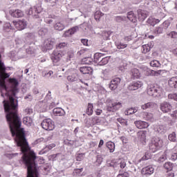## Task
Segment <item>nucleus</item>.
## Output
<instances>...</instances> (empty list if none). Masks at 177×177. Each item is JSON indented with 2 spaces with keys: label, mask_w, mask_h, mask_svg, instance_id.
<instances>
[{
  "label": "nucleus",
  "mask_w": 177,
  "mask_h": 177,
  "mask_svg": "<svg viewBox=\"0 0 177 177\" xmlns=\"http://www.w3.org/2000/svg\"><path fill=\"white\" fill-rule=\"evenodd\" d=\"M171 160L173 161H176L177 160V145H176L171 150Z\"/></svg>",
  "instance_id": "nucleus-33"
},
{
  "label": "nucleus",
  "mask_w": 177,
  "mask_h": 177,
  "mask_svg": "<svg viewBox=\"0 0 177 177\" xmlns=\"http://www.w3.org/2000/svg\"><path fill=\"white\" fill-rule=\"evenodd\" d=\"M103 16V14L100 11H96L94 14V18L97 21H99L100 20V17Z\"/></svg>",
  "instance_id": "nucleus-45"
},
{
  "label": "nucleus",
  "mask_w": 177,
  "mask_h": 177,
  "mask_svg": "<svg viewBox=\"0 0 177 177\" xmlns=\"http://www.w3.org/2000/svg\"><path fill=\"white\" fill-rule=\"evenodd\" d=\"M131 77L133 80H138V78H140V72L138 68L131 69Z\"/></svg>",
  "instance_id": "nucleus-25"
},
{
  "label": "nucleus",
  "mask_w": 177,
  "mask_h": 177,
  "mask_svg": "<svg viewBox=\"0 0 177 177\" xmlns=\"http://www.w3.org/2000/svg\"><path fill=\"white\" fill-rule=\"evenodd\" d=\"M168 36L170 37V38H176L177 37V32H171L170 33L167 34Z\"/></svg>",
  "instance_id": "nucleus-61"
},
{
  "label": "nucleus",
  "mask_w": 177,
  "mask_h": 177,
  "mask_svg": "<svg viewBox=\"0 0 177 177\" xmlns=\"http://www.w3.org/2000/svg\"><path fill=\"white\" fill-rule=\"evenodd\" d=\"M141 117L143 118V120H145V121H149L150 122H154V121H156L154 116L151 113L142 112Z\"/></svg>",
  "instance_id": "nucleus-13"
},
{
  "label": "nucleus",
  "mask_w": 177,
  "mask_h": 177,
  "mask_svg": "<svg viewBox=\"0 0 177 177\" xmlns=\"http://www.w3.org/2000/svg\"><path fill=\"white\" fill-rule=\"evenodd\" d=\"M143 86V82L140 81H136L130 83L128 86V89L129 91H138L139 88H142Z\"/></svg>",
  "instance_id": "nucleus-9"
},
{
  "label": "nucleus",
  "mask_w": 177,
  "mask_h": 177,
  "mask_svg": "<svg viewBox=\"0 0 177 177\" xmlns=\"http://www.w3.org/2000/svg\"><path fill=\"white\" fill-rule=\"evenodd\" d=\"M163 28L162 26H160L155 28L154 30V34H156V35H158L160 34H162Z\"/></svg>",
  "instance_id": "nucleus-48"
},
{
  "label": "nucleus",
  "mask_w": 177,
  "mask_h": 177,
  "mask_svg": "<svg viewBox=\"0 0 177 177\" xmlns=\"http://www.w3.org/2000/svg\"><path fill=\"white\" fill-rule=\"evenodd\" d=\"M77 30H78V26H75V27L69 29V30L72 33V35H73V34H75V32H77Z\"/></svg>",
  "instance_id": "nucleus-62"
},
{
  "label": "nucleus",
  "mask_w": 177,
  "mask_h": 177,
  "mask_svg": "<svg viewBox=\"0 0 177 177\" xmlns=\"http://www.w3.org/2000/svg\"><path fill=\"white\" fill-rule=\"evenodd\" d=\"M3 30L6 32H9L12 30V25L10 23H6L3 26Z\"/></svg>",
  "instance_id": "nucleus-47"
},
{
  "label": "nucleus",
  "mask_w": 177,
  "mask_h": 177,
  "mask_svg": "<svg viewBox=\"0 0 177 177\" xmlns=\"http://www.w3.org/2000/svg\"><path fill=\"white\" fill-rule=\"evenodd\" d=\"M85 158V153H78L76 156L77 161H82Z\"/></svg>",
  "instance_id": "nucleus-53"
},
{
  "label": "nucleus",
  "mask_w": 177,
  "mask_h": 177,
  "mask_svg": "<svg viewBox=\"0 0 177 177\" xmlns=\"http://www.w3.org/2000/svg\"><path fill=\"white\" fill-rule=\"evenodd\" d=\"M23 122L27 127H31L32 125V119L30 117L26 116L24 118Z\"/></svg>",
  "instance_id": "nucleus-32"
},
{
  "label": "nucleus",
  "mask_w": 177,
  "mask_h": 177,
  "mask_svg": "<svg viewBox=\"0 0 177 177\" xmlns=\"http://www.w3.org/2000/svg\"><path fill=\"white\" fill-rule=\"evenodd\" d=\"M168 85L173 89H177V76L169 78L168 80Z\"/></svg>",
  "instance_id": "nucleus-17"
},
{
  "label": "nucleus",
  "mask_w": 177,
  "mask_h": 177,
  "mask_svg": "<svg viewBox=\"0 0 177 177\" xmlns=\"http://www.w3.org/2000/svg\"><path fill=\"white\" fill-rule=\"evenodd\" d=\"M146 133H147L146 131H140L138 132L137 136L142 143H146Z\"/></svg>",
  "instance_id": "nucleus-22"
},
{
  "label": "nucleus",
  "mask_w": 177,
  "mask_h": 177,
  "mask_svg": "<svg viewBox=\"0 0 177 177\" xmlns=\"http://www.w3.org/2000/svg\"><path fill=\"white\" fill-rule=\"evenodd\" d=\"M54 28L57 31H63L66 28V26L62 22H56L54 25Z\"/></svg>",
  "instance_id": "nucleus-29"
},
{
  "label": "nucleus",
  "mask_w": 177,
  "mask_h": 177,
  "mask_svg": "<svg viewBox=\"0 0 177 177\" xmlns=\"http://www.w3.org/2000/svg\"><path fill=\"white\" fill-rule=\"evenodd\" d=\"M149 158H150V155H149V153H146L145 155L138 160V162H142V161L149 160Z\"/></svg>",
  "instance_id": "nucleus-55"
},
{
  "label": "nucleus",
  "mask_w": 177,
  "mask_h": 177,
  "mask_svg": "<svg viewBox=\"0 0 177 177\" xmlns=\"http://www.w3.org/2000/svg\"><path fill=\"white\" fill-rule=\"evenodd\" d=\"M161 26L162 27H163V28H165V30H167V28H168L169 26H171V22H169V21H165Z\"/></svg>",
  "instance_id": "nucleus-56"
},
{
  "label": "nucleus",
  "mask_w": 177,
  "mask_h": 177,
  "mask_svg": "<svg viewBox=\"0 0 177 177\" xmlns=\"http://www.w3.org/2000/svg\"><path fill=\"white\" fill-rule=\"evenodd\" d=\"M160 109L162 113H169L172 110V104L167 102H163L160 104Z\"/></svg>",
  "instance_id": "nucleus-10"
},
{
  "label": "nucleus",
  "mask_w": 177,
  "mask_h": 177,
  "mask_svg": "<svg viewBox=\"0 0 177 177\" xmlns=\"http://www.w3.org/2000/svg\"><path fill=\"white\" fill-rule=\"evenodd\" d=\"M86 113L88 115H92V114H93V104L90 103L88 104Z\"/></svg>",
  "instance_id": "nucleus-40"
},
{
  "label": "nucleus",
  "mask_w": 177,
  "mask_h": 177,
  "mask_svg": "<svg viewBox=\"0 0 177 177\" xmlns=\"http://www.w3.org/2000/svg\"><path fill=\"white\" fill-rule=\"evenodd\" d=\"M149 64L151 67H161V64L160 63V61L156 59L151 61Z\"/></svg>",
  "instance_id": "nucleus-38"
},
{
  "label": "nucleus",
  "mask_w": 177,
  "mask_h": 177,
  "mask_svg": "<svg viewBox=\"0 0 177 177\" xmlns=\"http://www.w3.org/2000/svg\"><path fill=\"white\" fill-rule=\"evenodd\" d=\"M67 80L70 82H75V81H78V74L73 73V74L69 75L67 77Z\"/></svg>",
  "instance_id": "nucleus-31"
},
{
  "label": "nucleus",
  "mask_w": 177,
  "mask_h": 177,
  "mask_svg": "<svg viewBox=\"0 0 177 177\" xmlns=\"http://www.w3.org/2000/svg\"><path fill=\"white\" fill-rule=\"evenodd\" d=\"M15 141L17 143V146L20 147L21 154H24L22 156V161L27 167V177H38V167L35 164L37 156L30 149L28 142L26 140L25 133H22L21 136L15 137Z\"/></svg>",
  "instance_id": "nucleus-1"
},
{
  "label": "nucleus",
  "mask_w": 177,
  "mask_h": 177,
  "mask_svg": "<svg viewBox=\"0 0 177 177\" xmlns=\"http://www.w3.org/2000/svg\"><path fill=\"white\" fill-rule=\"evenodd\" d=\"M47 34H48V28H41V29H39V35H40V37H45V35Z\"/></svg>",
  "instance_id": "nucleus-42"
},
{
  "label": "nucleus",
  "mask_w": 177,
  "mask_h": 177,
  "mask_svg": "<svg viewBox=\"0 0 177 177\" xmlns=\"http://www.w3.org/2000/svg\"><path fill=\"white\" fill-rule=\"evenodd\" d=\"M64 56V52L55 50L51 55V59L54 63H57Z\"/></svg>",
  "instance_id": "nucleus-8"
},
{
  "label": "nucleus",
  "mask_w": 177,
  "mask_h": 177,
  "mask_svg": "<svg viewBox=\"0 0 177 177\" xmlns=\"http://www.w3.org/2000/svg\"><path fill=\"white\" fill-rule=\"evenodd\" d=\"M157 150H160V149L151 141L149 144V151L151 153H156Z\"/></svg>",
  "instance_id": "nucleus-34"
},
{
  "label": "nucleus",
  "mask_w": 177,
  "mask_h": 177,
  "mask_svg": "<svg viewBox=\"0 0 177 177\" xmlns=\"http://www.w3.org/2000/svg\"><path fill=\"white\" fill-rule=\"evenodd\" d=\"M80 71L82 74H92L93 73V69L91 68V66H82L80 68Z\"/></svg>",
  "instance_id": "nucleus-24"
},
{
  "label": "nucleus",
  "mask_w": 177,
  "mask_h": 177,
  "mask_svg": "<svg viewBox=\"0 0 177 177\" xmlns=\"http://www.w3.org/2000/svg\"><path fill=\"white\" fill-rule=\"evenodd\" d=\"M168 138L170 142H176V133L175 132L170 133Z\"/></svg>",
  "instance_id": "nucleus-46"
},
{
  "label": "nucleus",
  "mask_w": 177,
  "mask_h": 177,
  "mask_svg": "<svg viewBox=\"0 0 177 177\" xmlns=\"http://www.w3.org/2000/svg\"><path fill=\"white\" fill-rule=\"evenodd\" d=\"M53 113L54 115L57 117H62L63 115H66V111H64V109L60 107L55 108L53 110Z\"/></svg>",
  "instance_id": "nucleus-19"
},
{
  "label": "nucleus",
  "mask_w": 177,
  "mask_h": 177,
  "mask_svg": "<svg viewBox=\"0 0 177 177\" xmlns=\"http://www.w3.org/2000/svg\"><path fill=\"white\" fill-rule=\"evenodd\" d=\"M147 94L153 97H161L162 96V88L151 84L148 87Z\"/></svg>",
  "instance_id": "nucleus-2"
},
{
  "label": "nucleus",
  "mask_w": 177,
  "mask_h": 177,
  "mask_svg": "<svg viewBox=\"0 0 177 177\" xmlns=\"http://www.w3.org/2000/svg\"><path fill=\"white\" fill-rule=\"evenodd\" d=\"M101 78H102V80H105V81H107V80H110V78H111V72H110L109 69L102 71Z\"/></svg>",
  "instance_id": "nucleus-21"
},
{
  "label": "nucleus",
  "mask_w": 177,
  "mask_h": 177,
  "mask_svg": "<svg viewBox=\"0 0 177 177\" xmlns=\"http://www.w3.org/2000/svg\"><path fill=\"white\" fill-rule=\"evenodd\" d=\"M147 24H150V26H156V18L149 17L147 19Z\"/></svg>",
  "instance_id": "nucleus-50"
},
{
  "label": "nucleus",
  "mask_w": 177,
  "mask_h": 177,
  "mask_svg": "<svg viewBox=\"0 0 177 177\" xmlns=\"http://www.w3.org/2000/svg\"><path fill=\"white\" fill-rule=\"evenodd\" d=\"M55 45V40L52 39H47L44 41L43 46L45 48L46 50H50L53 49V46Z\"/></svg>",
  "instance_id": "nucleus-12"
},
{
  "label": "nucleus",
  "mask_w": 177,
  "mask_h": 177,
  "mask_svg": "<svg viewBox=\"0 0 177 177\" xmlns=\"http://www.w3.org/2000/svg\"><path fill=\"white\" fill-rule=\"evenodd\" d=\"M115 162L118 163V165H119L120 168L123 169L125 167H127V162L124 160H118V161H115Z\"/></svg>",
  "instance_id": "nucleus-41"
},
{
  "label": "nucleus",
  "mask_w": 177,
  "mask_h": 177,
  "mask_svg": "<svg viewBox=\"0 0 177 177\" xmlns=\"http://www.w3.org/2000/svg\"><path fill=\"white\" fill-rule=\"evenodd\" d=\"M15 27L19 30V31H21V30H24L27 27V21L26 19H20L18 21H12Z\"/></svg>",
  "instance_id": "nucleus-6"
},
{
  "label": "nucleus",
  "mask_w": 177,
  "mask_h": 177,
  "mask_svg": "<svg viewBox=\"0 0 177 177\" xmlns=\"http://www.w3.org/2000/svg\"><path fill=\"white\" fill-rule=\"evenodd\" d=\"M10 15L12 17L19 18V17H23V16H24V12L23 11H21V10H19V9L10 10Z\"/></svg>",
  "instance_id": "nucleus-16"
},
{
  "label": "nucleus",
  "mask_w": 177,
  "mask_h": 177,
  "mask_svg": "<svg viewBox=\"0 0 177 177\" xmlns=\"http://www.w3.org/2000/svg\"><path fill=\"white\" fill-rule=\"evenodd\" d=\"M171 156V151L167 149L163 154L161 155V156H160V158L158 159V162H164V161H165V160H167V158H169Z\"/></svg>",
  "instance_id": "nucleus-18"
},
{
  "label": "nucleus",
  "mask_w": 177,
  "mask_h": 177,
  "mask_svg": "<svg viewBox=\"0 0 177 177\" xmlns=\"http://www.w3.org/2000/svg\"><path fill=\"white\" fill-rule=\"evenodd\" d=\"M127 19H129V20L131 21V23H136V21H138L135 14L132 11H130L127 13Z\"/></svg>",
  "instance_id": "nucleus-28"
},
{
  "label": "nucleus",
  "mask_w": 177,
  "mask_h": 177,
  "mask_svg": "<svg viewBox=\"0 0 177 177\" xmlns=\"http://www.w3.org/2000/svg\"><path fill=\"white\" fill-rule=\"evenodd\" d=\"M171 117H172L174 120H177V111H173L172 113L171 114Z\"/></svg>",
  "instance_id": "nucleus-64"
},
{
  "label": "nucleus",
  "mask_w": 177,
  "mask_h": 177,
  "mask_svg": "<svg viewBox=\"0 0 177 177\" xmlns=\"http://www.w3.org/2000/svg\"><path fill=\"white\" fill-rule=\"evenodd\" d=\"M42 12V8L40 6H35L33 8H30L28 11H27V15L29 16H32L35 19H38V14Z\"/></svg>",
  "instance_id": "nucleus-5"
},
{
  "label": "nucleus",
  "mask_w": 177,
  "mask_h": 177,
  "mask_svg": "<svg viewBox=\"0 0 177 177\" xmlns=\"http://www.w3.org/2000/svg\"><path fill=\"white\" fill-rule=\"evenodd\" d=\"M41 125L45 131H53L55 129V122L50 118L44 119Z\"/></svg>",
  "instance_id": "nucleus-4"
},
{
  "label": "nucleus",
  "mask_w": 177,
  "mask_h": 177,
  "mask_svg": "<svg viewBox=\"0 0 177 177\" xmlns=\"http://www.w3.org/2000/svg\"><path fill=\"white\" fill-rule=\"evenodd\" d=\"M138 20L140 21H145V20L147 19V16H149V12L146 10H138Z\"/></svg>",
  "instance_id": "nucleus-15"
},
{
  "label": "nucleus",
  "mask_w": 177,
  "mask_h": 177,
  "mask_svg": "<svg viewBox=\"0 0 177 177\" xmlns=\"http://www.w3.org/2000/svg\"><path fill=\"white\" fill-rule=\"evenodd\" d=\"M151 47L149 44H145L142 46V53H148L149 50H151Z\"/></svg>",
  "instance_id": "nucleus-43"
},
{
  "label": "nucleus",
  "mask_w": 177,
  "mask_h": 177,
  "mask_svg": "<svg viewBox=\"0 0 177 177\" xmlns=\"http://www.w3.org/2000/svg\"><path fill=\"white\" fill-rule=\"evenodd\" d=\"M115 45L118 49H125V48L128 46V44H125L120 41H115Z\"/></svg>",
  "instance_id": "nucleus-36"
},
{
  "label": "nucleus",
  "mask_w": 177,
  "mask_h": 177,
  "mask_svg": "<svg viewBox=\"0 0 177 177\" xmlns=\"http://www.w3.org/2000/svg\"><path fill=\"white\" fill-rule=\"evenodd\" d=\"M164 168L167 171H172V169L174 168V164H172L171 162H165L164 164Z\"/></svg>",
  "instance_id": "nucleus-39"
},
{
  "label": "nucleus",
  "mask_w": 177,
  "mask_h": 177,
  "mask_svg": "<svg viewBox=\"0 0 177 177\" xmlns=\"http://www.w3.org/2000/svg\"><path fill=\"white\" fill-rule=\"evenodd\" d=\"M138 110L139 108L138 106L129 108L124 111V114L125 115H131V114H135V113H137Z\"/></svg>",
  "instance_id": "nucleus-27"
},
{
  "label": "nucleus",
  "mask_w": 177,
  "mask_h": 177,
  "mask_svg": "<svg viewBox=\"0 0 177 177\" xmlns=\"http://www.w3.org/2000/svg\"><path fill=\"white\" fill-rule=\"evenodd\" d=\"M162 120L165 122H167V124H171L172 122V120H171V118L168 116H164L162 118Z\"/></svg>",
  "instance_id": "nucleus-57"
},
{
  "label": "nucleus",
  "mask_w": 177,
  "mask_h": 177,
  "mask_svg": "<svg viewBox=\"0 0 177 177\" xmlns=\"http://www.w3.org/2000/svg\"><path fill=\"white\" fill-rule=\"evenodd\" d=\"M26 53H28V55H34L35 50L32 47H29L26 48Z\"/></svg>",
  "instance_id": "nucleus-54"
},
{
  "label": "nucleus",
  "mask_w": 177,
  "mask_h": 177,
  "mask_svg": "<svg viewBox=\"0 0 177 177\" xmlns=\"http://www.w3.org/2000/svg\"><path fill=\"white\" fill-rule=\"evenodd\" d=\"M134 124L138 129H146V128L150 127L149 122L142 120H136L134 122Z\"/></svg>",
  "instance_id": "nucleus-11"
},
{
  "label": "nucleus",
  "mask_w": 177,
  "mask_h": 177,
  "mask_svg": "<svg viewBox=\"0 0 177 177\" xmlns=\"http://www.w3.org/2000/svg\"><path fill=\"white\" fill-rule=\"evenodd\" d=\"M117 177H129V174L127 172L119 174Z\"/></svg>",
  "instance_id": "nucleus-63"
},
{
  "label": "nucleus",
  "mask_w": 177,
  "mask_h": 177,
  "mask_svg": "<svg viewBox=\"0 0 177 177\" xmlns=\"http://www.w3.org/2000/svg\"><path fill=\"white\" fill-rule=\"evenodd\" d=\"M66 46H67V43L63 42V43H59L57 46V49H63V48H66Z\"/></svg>",
  "instance_id": "nucleus-58"
},
{
  "label": "nucleus",
  "mask_w": 177,
  "mask_h": 177,
  "mask_svg": "<svg viewBox=\"0 0 177 177\" xmlns=\"http://www.w3.org/2000/svg\"><path fill=\"white\" fill-rule=\"evenodd\" d=\"M153 107H156V103L151 102L141 105L142 110H147V109H153Z\"/></svg>",
  "instance_id": "nucleus-26"
},
{
  "label": "nucleus",
  "mask_w": 177,
  "mask_h": 177,
  "mask_svg": "<svg viewBox=\"0 0 177 177\" xmlns=\"http://www.w3.org/2000/svg\"><path fill=\"white\" fill-rule=\"evenodd\" d=\"M122 107V103L118 102V101H110L106 104V109L108 111H111L112 113H114L115 111H118V110H120Z\"/></svg>",
  "instance_id": "nucleus-3"
},
{
  "label": "nucleus",
  "mask_w": 177,
  "mask_h": 177,
  "mask_svg": "<svg viewBox=\"0 0 177 177\" xmlns=\"http://www.w3.org/2000/svg\"><path fill=\"white\" fill-rule=\"evenodd\" d=\"M143 71H144V74L145 75H150V73H151V71L149 68L145 66L143 68Z\"/></svg>",
  "instance_id": "nucleus-59"
},
{
  "label": "nucleus",
  "mask_w": 177,
  "mask_h": 177,
  "mask_svg": "<svg viewBox=\"0 0 177 177\" xmlns=\"http://www.w3.org/2000/svg\"><path fill=\"white\" fill-rule=\"evenodd\" d=\"M142 174L145 176H150V175L154 174V168L151 165L144 167L142 169Z\"/></svg>",
  "instance_id": "nucleus-14"
},
{
  "label": "nucleus",
  "mask_w": 177,
  "mask_h": 177,
  "mask_svg": "<svg viewBox=\"0 0 177 177\" xmlns=\"http://www.w3.org/2000/svg\"><path fill=\"white\" fill-rule=\"evenodd\" d=\"M17 156H19V153H7L6 157L8 158H15V157H17Z\"/></svg>",
  "instance_id": "nucleus-60"
},
{
  "label": "nucleus",
  "mask_w": 177,
  "mask_h": 177,
  "mask_svg": "<svg viewBox=\"0 0 177 177\" xmlns=\"http://www.w3.org/2000/svg\"><path fill=\"white\" fill-rule=\"evenodd\" d=\"M106 147L109 149L110 153H114L115 150V144L111 141L106 142Z\"/></svg>",
  "instance_id": "nucleus-30"
},
{
  "label": "nucleus",
  "mask_w": 177,
  "mask_h": 177,
  "mask_svg": "<svg viewBox=\"0 0 177 177\" xmlns=\"http://www.w3.org/2000/svg\"><path fill=\"white\" fill-rule=\"evenodd\" d=\"M168 99L176 100V102H177V93L169 94Z\"/></svg>",
  "instance_id": "nucleus-52"
},
{
  "label": "nucleus",
  "mask_w": 177,
  "mask_h": 177,
  "mask_svg": "<svg viewBox=\"0 0 177 177\" xmlns=\"http://www.w3.org/2000/svg\"><path fill=\"white\" fill-rule=\"evenodd\" d=\"M151 142L156 145L159 149H161L162 146L164 145V141L160 138H153L151 140Z\"/></svg>",
  "instance_id": "nucleus-23"
},
{
  "label": "nucleus",
  "mask_w": 177,
  "mask_h": 177,
  "mask_svg": "<svg viewBox=\"0 0 177 177\" xmlns=\"http://www.w3.org/2000/svg\"><path fill=\"white\" fill-rule=\"evenodd\" d=\"M93 62V59L91 57H86L82 59V63L84 64H91Z\"/></svg>",
  "instance_id": "nucleus-44"
},
{
  "label": "nucleus",
  "mask_w": 177,
  "mask_h": 177,
  "mask_svg": "<svg viewBox=\"0 0 177 177\" xmlns=\"http://www.w3.org/2000/svg\"><path fill=\"white\" fill-rule=\"evenodd\" d=\"M155 132L160 133V135H164L167 130L165 129V127L164 125H158L156 124L153 127Z\"/></svg>",
  "instance_id": "nucleus-20"
},
{
  "label": "nucleus",
  "mask_w": 177,
  "mask_h": 177,
  "mask_svg": "<svg viewBox=\"0 0 177 177\" xmlns=\"http://www.w3.org/2000/svg\"><path fill=\"white\" fill-rule=\"evenodd\" d=\"M118 122L121 124V125H123L124 127H127L128 126V121L125 119H122L121 118L118 119Z\"/></svg>",
  "instance_id": "nucleus-49"
},
{
  "label": "nucleus",
  "mask_w": 177,
  "mask_h": 177,
  "mask_svg": "<svg viewBox=\"0 0 177 177\" xmlns=\"http://www.w3.org/2000/svg\"><path fill=\"white\" fill-rule=\"evenodd\" d=\"M120 84H121V78L115 77L110 82L109 88L111 89V91H115V89L118 88V85H120Z\"/></svg>",
  "instance_id": "nucleus-7"
},
{
  "label": "nucleus",
  "mask_w": 177,
  "mask_h": 177,
  "mask_svg": "<svg viewBox=\"0 0 177 177\" xmlns=\"http://www.w3.org/2000/svg\"><path fill=\"white\" fill-rule=\"evenodd\" d=\"M109 60H110V58L109 57H102L101 60L99 62V66H106L107 63H109Z\"/></svg>",
  "instance_id": "nucleus-37"
},
{
  "label": "nucleus",
  "mask_w": 177,
  "mask_h": 177,
  "mask_svg": "<svg viewBox=\"0 0 177 177\" xmlns=\"http://www.w3.org/2000/svg\"><path fill=\"white\" fill-rule=\"evenodd\" d=\"M102 57H103V54L102 53H96L94 55V61L96 63H98V64H99V62H100L102 60Z\"/></svg>",
  "instance_id": "nucleus-35"
},
{
  "label": "nucleus",
  "mask_w": 177,
  "mask_h": 177,
  "mask_svg": "<svg viewBox=\"0 0 177 177\" xmlns=\"http://www.w3.org/2000/svg\"><path fill=\"white\" fill-rule=\"evenodd\" d=\"M73 57H74V53L71 51L68 52L66 54V61L70 62Z\"/></svg>",
  "instance_id": "nucleus-51"
}]
</instances>
